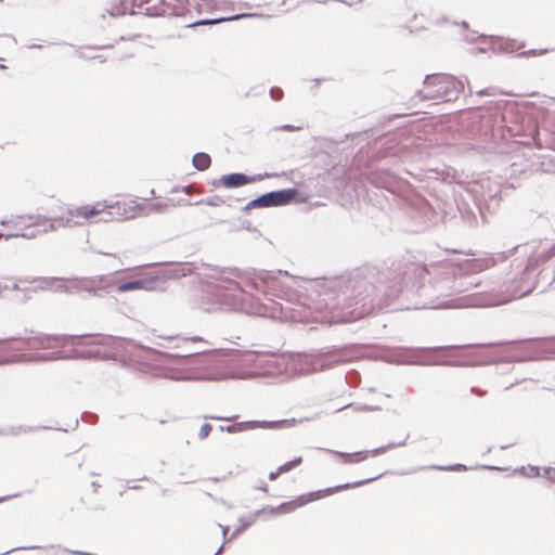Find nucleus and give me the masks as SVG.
<instances>
[{
  "label": "nucleus",
  "instance_id": "8",
  "mask_svg": "<svg viewBox=\"0 0 555 555\" xmlns=\"http://www.w3.org/2000/svg\"><path fill=\"white\" fill-rule=\"evenodd\" d=\"M211 158L206 153H197L193 156V165L198 170H206L210 167Z\"/></svg>",
  "mask_w": 555,
  "mask_h": 555
},
{
  "label": "nucleus",
  "instance_id": "12",
  "mask_svg": "<svg viewBox=\"0 0 555 555\" xmlns=\"http://www.w3.org/2000/svg\"><path fill=\"white\" fill-rule=\"evenodd\" d=\"M206 418L231 422V421H235L237 418V416L236 415H232V416H206Z\"/></svg>",
  "mask_w": 555,
  "mask_h": 555
},
{
  "label": "nucleus",
  "instance_id": "11",
  "mask_svg": "<svg viewBox=\"0 0 555 555\" xmlns=\"http://www.w3.org/2000/svg\"><path fill=\"white\" fill-rule=\"evenodd\" d=\"M212 430V426L208 423H205L201 426V429L198 431V438L199 439H205L209 436V434L211 433Z\"/></svg>",
  "mask_w": 555,
  "mask_h": 555
},
{
  "label": "nucleus",
  "instance_id": "9",
  "mask_svg": "<svg viewBox=\"0 0 555 555\" xmlns=\"http://www.w3.org/2000/svg\"><path fill=\"white\" fill-rule=\"evenodd\" d=\"M145 286H146L145 281L137 280V281H131V282L122 283V284L118 285L117 292L125 293V292H129V291L143 289V288H145Z\"/></svg>",
  "mask_w": 555,
  "mask_h": 555
},
{
  "label": "nucleus",
  "instance_id": "1",
  "mask_svg": "<svg viewBox=\"0 0 555 555\" xmlns=\"http://www.w3.org/2000/svg\"><path fill=\"white\" fill-rule=\"evenodd\" d=\"M154 204L138 203L131 198H121L108 203L106 201L94 204H86L76 208H63L57 216L50 218L41 216H21L15 221V228L20 230L9 237L35 238L38 235L55 231L60 228H73L83 224L85 221H125L152 211Z\"/></svg>",
  "mask_w": 555,
  "mask_h": 555
},
{
  "label": "nucleus",
  "instance_id": "2",
  "mask_svg": "<svg viewBox=\"0 0 555 555\" xmlns=\"http://www.w3.org/2000/svg\"><path fill=\"white\" fill-rule=\"evenodd\" d=\"M459 81L446 74L427 76L420 91L422 99L435 102H449L456 98Z\"/></svg>",
  "mask_w": 555,
  "mask_h": 555
},
{
  "label": "nucleus",
  "instance_id": "14",
  "mask_svg": "<svg viewBox=\"0 0 555 555\" xmlns=\"http://www.w3.org/2000/svg\"><path fill=\"white\" fill-rule=\"evenodd\" d=\"M209 22H206V21H202V22H193V23H190L189 26H194V25H202V24H208Z\"/></svg>",
  "mask_w": 555,
  "mask_h": 555
},
{
  "label": "nucleus",
  "instance_id": "10",
  "mask_svg": "<svg viewBox=\"0 0 555 555\" xmlns=\"http://www.w3.org/2000/svg\"><path fill=\"white\" fill-rule=\"evenodd\" d=\"M302 463V457L298 456L289 462L284 463L279 468L281 475L291 472L295 467L299 466Z\"/></svg>",
  "mask_w": 555,
  "mask_h": 555
},
{
  "label": "nucleus",
  "instance_id": "18",
  "mask_svg": "<svg viewBox=\"0 0 555 555\" xmlns=\"http://www.w3.org/2000/svg\"><path fill=\"white\" fill-rule=\"evenodd\" d=\"M2 236V234H0V237Z\"/></svg>",
  "mask_w": 555,
  "mask_h": 555
},
{
  "label": "nucleus",
  "instance_id": "4",
  "mask_svg": "<svg viewBox=\"0 0 555 555\" xmlns=\"http://www.w3.org/2000/svg\"><path fill=\"white\" fill-rule=\"evenodd\" d=\"M151 10H153L152 14L156 16H185L189 13V0H162Z\"/></svg>",
  "mask_w": 555,
  "mask_h": 555
},
{
  "label": "nucleus",
  "instance_id": "7",
  "mask_svg": "<svg viewBox=\"0 0 555 555\" xmlns=\"http://www.w3.org/2000/svg\"><path fill=\"white\" fill-rule=\"evenodd\" d=\"M253 179L243 173H230L220 178V183L224 188H238L251 182Z\"/></svg>",
  "mask_w": 555,
  "mask_h": 555
},
{
  "label": "nucleus",
  "instance_id": "15",
  "mask_svg": "<svg viewBox=\"0 0 555 555\" xmlns=\"http://www.w3.org/2000/svg\"><path fill=\"white\" fill-rule=\"evenodd\" d=\"M227 429H228L229 433H233L234 431V426H229Z\"/></svg>",
  "mask_w": 555,
  "mask_h": 555
},
{
  "label": "nucleus",
  "instance_id": "3",
  "mask_svg": "<svg viewBox=\"0 0 555 555\" xmlns=\"http://www.w3.org/2000/svg\"><path fill=\"white\" fill-rule=\"evenodd\" d=\"M379 476L380 475L373 477V478L365 479V480H359L356 482H347L344 485H338L335 487L304 493V494L296 496L295 499H293L291 501L280 504L278 507L273 508L272 512L280 513V514L293 513L297 508H300V507H302L309 503H312L314 501L322 500L324 498H327L330 495H333V494L344 491V490H349V489L361 487L370 481L377 479Z\"/></svg>",
  "mask_w": 555,
  "mask_h": 555
},
{
  "label": "nucleus",
  "instance_id": "13",
  "mask_svg": "<svg viewBox=\"0 0 555 555\" xmlns=\"http://www.w3.org/2000/svg\"><path fill=\"white\" fill-rule=\"evenodd\" d=\"M280 475H281V473H280L279 468H276V470L271 472L269 474V479L270 480H275Z\"/></svg>",
  "mask_w": 555,
  "mask_h": 555
},
{
  "label": "nucleus",
  "instance_id": "16",
  "mask_svg": "<svg viewBox=\"0 0 555 555\" xmlns=\"http://www.w3.org/2000/svg\"><path fill=\"white\" fill-rule=\"evenodd\" d=\"M532 470L534 472V475H539V469L538 468H532Z\"/></svg>",
  "mask_w": 555,
  "mask_h": 555
},
{
  "label": "nucleus",
  "instance_id": "6",
  "mask_svg": "<svg viewBox=\"0 0 555 555\" xmlns=\"http://www.w3.org/2000/svg\"><path fill=\"white\" fill-rule=\"evenodd\" d=\"M344 464H354L365 461L370 455L378 454V450L373 451H359L353 453L335 452Z\"/></svg>",
  "mask_w": 555,
  "mask_h": 555
},
{
  "label": "nucleus",
  "instance_id": "17",
  "mask_svg": "<svg viewBox=\"0 0 555 555\" xmlns=\"http://www.w3.org/2000/svg\"><path fill=\"white\" fill-rule=\"evenodd\" d=\"M143 2H149L150 0H142Z\"/></svg>",
  "mask_w": 555,
  "mask_h": 555
},
{
  "label": "nucleus",
  "instance_id": "5",
  "mask_svg": "<svg viewBox=\"0 0 555 555\" xmlns=\"http://www.w3.org/2000/svg\"><path fill=\"white\" fill-rule=\"evenodd\" d=\"M295 190L274 191L261 195L249 203L250 207H271L288 204L295 197Z\"/></svg>",
  "mask_w": 555,
  "mask_h": 555
}]
</instances>
